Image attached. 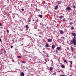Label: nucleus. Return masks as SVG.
Here are the masks:
<instances>
[{
  "label": "nucleus",
  "instance_id": "nucleus-1",
  "mask_svg": "<svg viewBox=\"0 0 76 76\" xmlns=\"http://www.w3.org/2000/svg\"><path fill=\"white\" fill-rule=\"evenodd\" d=\"M74 38L72 40H71L70 42V43L71 44H73L74 45H76V36H74Z\"/></svg>",
  "mask_w": 76,
  "mask_h": 76
},
{
  "label": "nucleus",
  "instance_id": "nucleus-2",
  "mask_svg": "<svg viewBox=\"0 0 76 76\" xmlns=\"http://www.w3.org/2000/svg\"><path fill=\"white\" fill-rule=\"evenodd\" d=\"M66 10H68V11H70V10H71V8L70 7H67L66 8Z\"/></svg>",
  "mask_w": 76,
  "mask_h": 76
},
{
  "label": "nucleus",
  "instance_id": "nucleus-3",
  "mask_svg": "<svg viewBox=\"0 0 76 76\" xmlns=\"http://www.w3.org/2000/svg\"><path fill=\"white\" fill-rule=\"evenodd\" d=\"M48 42H51L52 41V39H48Z\"/></svg>",
  "mask_w": 76,
  "mask_h": 76
},
{
  "label": "nucleus",
  "instance_id": "nucleus-4",
  "mask_svg": "<svg viewBox=\"0 0 76 76\" xmlns=\"http://www.w3.org/2000/svg\"><path fill=\"white\" fill-rule=\"evenodd\" d=\"M60 34H61V35H63V33H64V32L63 31V30H61L60 31Z\"/></svg>",
  "mask_w": 76,
  "mask_h": 76
},
{
  "label": "nucleus",
  "instance_id": "nucleus-5",
  "mask_svg": "<svg viewBox=\"0 0 76 76\" xmlns=\"http://www.w3.org/2000/svg\"><path fill=\"white\" fill-rule=\"evenodd\" d=\"M20 75L21 76H24V75H25V74H24V73L22 72L21 73Z\"/></svg>",
  "mask_w": 76,
  "mask_h": 76
},
{
  "label": "nucleus",
  "instance_id": "nucleus-6",
  "mask_svg": "<svg viewBox=\"0 0 76 76\" xmlns=\"http://www.w3.org/2000/svg\"><path fill=\"white\" fill-rule=\"evenodd\" d=\"M72 36H76V33H74V32L72 33Z\"/></svg>",
  "mask_w": 76,
  "mask_h": 76
},
{
  "label": "nucleus",
  "instance_id": "nucleus-7",
  "mask_svg": "<svg viewBox=\"0 0 76 76\" xmlns=\"http://www.w3.org/2000/svg\"><path fill=\"white\" fill-rule=\"evenodd\" d=\"M61 48H60V47H57V48H56V49L57 50H60V51H61Z\"/></svg>",
  "mask_w": 76,
  "mask_h": 76
},
{
  "label": "nucleus",
  "instance_id": "nucleus-8",
  "mask_svg": "<svg viewBox=\"0 0 76 76\" xmlns=\"http://www.w3.org/2000/svg\"><path fill=\"white\" fill-rule=\"evenodd\" d=\"M52 48L53 49H54V48H55V45H52Z\"/></svg>",
  "mask_w": 76,
  "mask_h": 76
},
{
  "label": "nucleus",
  "instance_id": "nucleus-9",
  "mask_svg": "<svg viewBox=\"0 0 76 76\" xmlns=\"http://www.w3.org/2000/svg\"><path fill=\"white\" fill-rule=\"evenodd\" d=\"M18 58H22V56H17Z\"/></svg>",
  "mask_w": 76,
  "mask_h": 76
},
{
  "label": "nucleus",
  "instance_id": "nucleus-10",
  "mask_svg": "<svg viewBox=\"0 0 76 76\" xmlns=\"http://www.w3.org/2000/svg\"><path fill=\"white\" fill-rule=\"evenodd\" d=\"M57 8H58V6L56 5V7H55V10H57Z\"/></svg>",
  "mask_w": 76,
  "mask_h": 76
},
{
  "label": "nucleus",
  "instance_id": "nucleus-11",
  "mask_svg": "<svg viewBox=\"0 0 76 76\" xmlns=\"http://www.w3.org/2000/svg\"><path fill=\"white\" fill-rule=\"evenodd\" d=\"M46 48H48V44H46L45 45Z\"/></svg>",
  "mask_w": 76,
  "mask_h": 76
},
{
  "label": "nucleus",
  "instance_id": "nucleus-12",
  "mask_svg": "<svg viewBox=\"0 0 76 76\" xmlns=\"http://www.w3.org/2000/svg\"><path fill=\"white\" fill-rule=\"evenodd\" d=\"M62 68H65V65H62L61 66Z\"/></svg>",
  "mask_w": 76,
  "mask_h": 76
},
{
  "label": "nucleus",
  "instance_id": "nucleus-13",
  "mask_svg": "<svg viewBox=\"0 0 76 76\" xmlns=\"http://www.w3.org/2000/svg\"><path fill=\"white\" fill-rule=\"evenodd\" d=\"M73 9H75V8H76V6H75V5H73Z\"/></svg>",
  "mask_w": 76,
  "mask_h": 76
},
{
  "label": "nucleus",
  "instance_id": "nucleus-14",
  "mask_svg": "<svg viewBox=\"0 0 76 76\" xmlns=\"http://www.w3.org/2000/svg\"><path fill=\"white\" fill-rule=\"evenodd\" d=\"M71 50L72 51H73V47H71Z\"/></svg>",
  "mask_w": 76,
  "mask_h": 76
},
{
  "label": "nucleus",
  "instance_id": "nucleus-15",
  "mask_svg": "<svg viewBox=\"0 0 76 76\" xmlns=\"http://www.w3.org/2000/svg\"><path fill=\"white\" fill-rule=\"evenodd\" d=\"M49 69L50 70H53V67H50Z\"/></svg>",
  "mask_w": 76,
  "mask_h": 76
},
{
  "label": "nucleus",
  "instance_id": "nucleus-16",
  "mask_svg": "<svg viewBox=\"0 0 76 76\" xmlns=\"http://www.w3.org/2000/svg\"><path fill=\"white\" fill-rule=\"evenodd\" d=\"M71 28V30H73V29H74V27H72Z\"/></svg>",
  "mask_w": 76,
  "mask_h": 76
},
{
  "label": "nucleus",
  "instance_id": "nucleus-17",
  "mask_svg": "<svg viewBox=\"0 0 76 76\" xmlns=\"http://www.w3.org/2000/svg\"><path fill=\"white\" fill-rule=\"evenodd\" d=\"M61 38H62V39H65V38L64 37H61Z\"/></svg>",
  "mask_w": 76,
  "mask_h": 76
},
{
  "label": "nucleus",
  "instance_id": "nucleus-18",
  "mask_svg": "<svg viewBox=\"0 0 76 76\" xmlns=\"http://www.w3.org/2000/svg\"><path fill=\"white\" fill-rule=\"evenodd\" d=\"M69 24L70 25H73V22H70L69 23Z\"/></svg>",
  "mask_w": 76,
  "mask_h": 76
},
{
  "label": "nucleus",
  "instance_id": "nucleus-19",
  "mask_svg": "<svg viewBox=\"0 0 76 76\" xmlns=\"http://www.w3.org/2000/svg\"><path fill=\"white\" fill-rule=\"evenodd\" d=\"M39 17H40V18H42V15H39Z\"/></svg>",
  "mask_w": 76,
  "mask_h": 76
},
{
  "label": "nucleus",
  "instance_id": "nucleus-20",
  "mask_svg": "<svg viewBox=\"0 0 76 76\" xmlns=\"http://www.w3.org/2000/svg\"><path fill=\"white\" fill-rule=\"evenodd\" d=\"M26 28H28V25H26Z\"/></svg>",
  "mask_w": 76,
  "mask_h": 76
},
{
  "label": "nucleus",
  "instance_id": "nucleus-21",
  "mask_svg": "<svg viewBox=\"0 0 76 76\" xmlns=\"http://www.w3.org/2000/svg\"><path fill=\"white\" fill-rule=\"evenodd\" d=\"M59 18H60V19H62V16H61L59 17Z\"/></svg>",
  "mask_w": 76,
  "mask_h": 76
},
{
  "label": "nucleus",
  "instance_id": "nucleus-22",
  "mask_svg": "<svg viewBox=\"0 0 76 76\" xmlns=\"http://www.w3.org/2000/svg\"><path fill=\"white\" fill-rule=\"evenodd\" d=\"M22 63H26V62H25L24 61H22Z\"/></svg>",
  "mask_w": 76,
  "mask_h": 76
},
{
  "label": "nucleus",
  "instance_id": "nucleus-23",
  "mask_svg": "<svg viewBox=\"0 0 76 76\" xmlns=\"http://www.w3.org/2000/svg\"><path fill=\"white\" fill-rule=\"evenodd\" d=\"M56 53L57 54H58V51H57V50H56Z\"/></svg>",
  "mask_w": 76,
  "mask_h": 76
},
{
  "label": "nucleus",
  "instance_id": "nucleus-24",
  "mask_svg": "<svg viewBox=\"0 0 76 76\" xmlns=\"http://www.w3.org/2000/svg\"><path fill=\"white\" fill-rule=\"evenodd\" d=\"M64 62H65V63H66V62H67V61L65 60H64Z\"/></svg>",
  "mask_w": 76,
  "mask_h": 76
},
{
  "label": "nucleus",
  "instance_id": "nucleus-25",
  "mask_svg": "<svg viewBox=\"0 0 76 76\" xmlns=\"http://www.w3.org/2000/svg\"><path fill=\"white\" fill-rule=\"evenodd\" d=\"M70 64H73V61H71L70 62Z\"/></svg>",
  "mask_w": 76,
  "mask_h": 76
},
{
  "label": "nucleus",
  "instance_id": "nucleus-26",
  "mask_svg": "<svg viewBox=\"0 0 76 76\" xmlns=\"http://www.w3.org/2000/svg\"><path fill=\"white\" fill-rule=\"evenodd\" d=\"M21 10H22V11H24V10H24L23 8L21 9Z\"/></svg>",
  "mask_w": 76,
  "mask_h": 76
},
{
  "label": "nucleus",
  "instance_id": "nucleus-27",
  "mask_svg": "<svg viewBox=\"0 0 76 76\" xmlns=\"http://www.w3.org/2000/svg\"><path fill=\"white\" fill-rule=\"evenodd\" d=\"M72 67V64H70V67Z\"/></svg>",
  "mask_w": 76,
  "mask_h": 76
},
{
  "label": "nucleus",
  "instance_id": "nucleus-28",
  "mask_svg": "<svg viewBox=\"0 0 76 76\" xmlns=\"http://www.w3.org/2000/svg\"><path fill=\"white\" fill-rule=\"evenodd\" d=\"M63 21H65L66 20V19H65V18L63 19Z\"/></svg>",
  "mask_w": 76,
  "mask_h": 76
},
{
  "label": "nucleus",
  "instance_id": "nucleus-29",
  "mask_svg": "<svg viewBox=\"0 0 76 76\" xmlns=\"http://www.w3.org/2000/svg\"><path fill=\"white\" fill-rule=\"evenodd\" d=\"M45 61H46V62H47V59H45Z\"/></svg>",
  "mask_w": 76,
  "mask_h": 76
},
{
  "label": "nucleus",
  "instance_id": "nucleus-30",
  "mask_svg": "<svg viewBox=\"0 0 76 76\" xmlns=\"http://www.w3.org/2000/svg\"><path fill=\"white\" fill-rule=\"evenodd\" d=\"M13 46L12 45L11 46V48H13Z\"/></svg>",
  "mask_w": 76,
  "mask_h": 76
},
{
  "label": "nucleus",
  "instance_id": "nucleus-31",
  "mask_svg": "<svg viewBox=\"0 0 76 76\" xmlns=\"http://www.w3.org/2000/svg\"><path fill=\"white\" fill-rule=\"evenodd\" d=\"M4 53H6V50H4Z\"/></svg>",
  "mask_w": 76,
  "mask_h": 76
},
{
  "label": "nucleus",
  "instance_id": "nucleus-32",
  "mask_svg": "<svg viewBox=\"0 0 76 76\" xmlns=\"http://www.w3.org/2000/svg\"><path fill=\"white\" fill-rule=\"evenodd\" d=\"M0 26H2V24H1V23H0Z\"/></svg>",
  "mask_w": 76,
  "mask_h": 76
},
{
  "label": "nucleus",
  "instance_id": "nucleus-33",
  "mask_svg": "<svg viewBox=\"0 0 76 76\" xmlns=\"http://www.w3.org/2000/svg\"><path fill=\"white\" fill-rule=\"evenodd\" d=\"M7 32L8 33H9V30L7 29Z\"/></svg>",
  "mask_w": 76,
  "mask_h": 76
},
{
  "label": "nucleus",
  "instance_id": "nucleus-34",
  "mask_svg": "<svg viewBox=\"0 0 76 76\" xmlns=\"http://www.w3.org/2000/svg\"><path fill=\"white\" fill-rule=\"evenodd\" d=\"M66 48L67 50H69V48H68V47H67Z\"/></svg>",
  "mask_w": 76,
  "mask_h": 76
},
{
  "label": "nucleus",
  "instance_id": "nucleus-35",
  "mask_svg": "<svg viewBox=\"0 0 76 76\" xmlns=\"http://www.w3.org/2000/svg\"><path fill=\"white\" fill-rule=\"evenodd\" d=\"M28 37L30 38H32L31 37H30V36Z\"/></svg>",
  "mask_w": 76,
  "mask_h": 76
},
{
  "label": "nucleus",
  "instance_id": "nucleus-36",
  "mask_svg": "<svg viewBox=\"0 0 76 76\" xmlns=\"http://www.w3.org/2000/svg\"><path fill=\"white\" fill-rule=\"evenodd\" d=\"M47 57H49V56H48V55H47Z\"/></svg>",
  "mask_w": 76,
  "mask_h": 76
},
{
  "label": "nucleus",
  "instance_id": "nucleus-37",
  "mask_svg": "<svg viewBox=\"0 0 76 76\" xmlns=\"http://www.w3.org/2000/svg\"><path fill=\"white\" fill-rule=\"evenodd\" d=\"M0 41H1V39L0 38Z\"/></svg>",
  "mask_w": 76,
  "mask_h": 76
},
{
  "label": "nucleus",
  "instance_id": "nucleus-38",
  "mask_svg": "<svg viewBox=\"0 0 76 76\" xmlns=\"http://www.w3.org/2000/svg\"><path fill=\"white\" fill-rule=\"evenodd\" d=\"M47 28H48V27H46Z\"/></svg>",
  "mask_w": 76,
  "mask_h": 76
},
{
  "label": "nucleus",
  "instance_id": "nucleus-39",
  "mask_svg": "<svg viewBox=\"0 0 76 76\" xmlns=\"http://www.w3.org/2000/svg\"><path fill=\"white\" fill-rule=\"evenodd\" d=\"M12 41H14V39L12 40Z\"/></svg>",
  "mask_w": 76,
  "mask_h": 76
},
{
  "label": "nucleus",
  "instance_id": "nucleus-40",
  "mask_svg": "<svg viewBox=\"0 0 76 76\" xmlns=\"http://www.w3.org/2000/svg\"><path fill=\"white\" fill-rule=\"evenodd\" d=\"M69 76H72V75H69Z\"/></svg>",
  "mask_w": 76,
  "mask_h": 76
},
{
  "label": "nucleus",
  "instance_id": "nucleus-41",
  "mask_svg": "<svg viewBox=\"0 0 76 76\" xmlns=\"http://www.w3.org/2000/svg\"><path fill=\"white\" fill-rule=\"evenodd\" d=\"M70 20H72V19H71Z\"/></svg>",
  "mask_w": 76,
  "mask_h": 76
},
{
  "label": "nucleus",
  "instance_id": "nucleus-42",
  "mask_svg": "<svg viewBox=\"0 0 76 76\" xmlns=\"http://www.w3.org/2000/svg\"><path fill=\"white\" fill-rule=\"evenodd\" d=\"M32 40V39H30V40Z\"/></svg>",
  "mask_w": 76,
  "mask_h": 76
},
{
  "label": "nucleus",
  "instance_id": "nucleus-43",
  "mask_svg": "<svg viewBox=\"0 0 76 76\" xmlns=\"http://www.w3.org/2000/svg\"><path fill=\"white\" fill-rule=\"evenodd\" d=\"M59 72H60V71H59Z\"/></svg>",
  "mask_w": 76,
  "mask_h": 76
},
{
  "label": "nucleus",
  "instance_id": "nucleus-44",
  "mask_svg": "<svg viewBox=\"0 0 76 76\" xmlns=\"http://www.w3.org/2000/svg\"><path fill=\"white\" fill-rule=\"evenodd\" d=\"M55 73H56V72H55Z\"/></svg>",
  "mask_w": 76,
  "mask_h": 76
}]
</instances>
